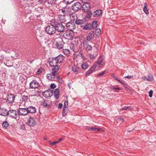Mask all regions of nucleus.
Wrapping results in <instances>:
<instances>
[{"label":"nucleus","mask_w":156,"mask_h":156,"mask_svg":"<svg viewBox=\"0 0 156 156\" xmlns=\"http://www.w3.org/2000/svg\"><path fill=\"white\" fill-rule=\"evenodd\" d=\"M18 112L16 110H10L8 112V115L10 117H14L18 114Z\"/></svg>","instance_id":"nucleus-14"},{"label":"nucleus","mask_w":156,"mask_h":156,"mask_svg":"<svg viewBox=\"0 0 156 156\" xmlns=\"http://www.w3.org/2000/svg\"><path fill=\"white\" fill-rule=\"evenodd\" d=\"M94 31H91L88 34L87 37V41H89L92 40L94 37Z\"/></svg>","instance_id":"nucleus-15"},{"label":"nucleus","mask_w":156,"mask_h":156,"mask_svg":"<svg viewBox=\"0 0 156 156\" xmlns=\"http://www.w3.org/2000/svg\"><path fill=\"white\" fill-rule=\"evenodd\" d=\"M53 66L54 67V68L52 69V73L55 74V73L58 71L59 69V66L58 65L57 66Z\"/></svg>","instance_id":"nucleus-24"},{"label":"nucleus","mask_w":156,"mask_h":156,"mask_svg":"<svg viewBox=\"0 0 156 156\" xmlns=\"http://www.w3.org/2000/svg\"><path fill=\"white\" fill-rule=\"evenodd\" d=\"M133 76H127L125 77V78L127 79H131L133 78Z\"/></svg>","instance_id":"nucleus-58"},{"label":"nucleus","mask_w":156,"mask_h":156,"mask_svg":"<svg viewBox=\"0 0 156 156\" xmlns=\"http://www.w3.org/2000/svg\"><path fill=\"white\" fill-rule=\"evenodd\" d=\"M87 14H88V16L89 17H90L91 16V15L92 14L91 11L90 10H88L87 11Z\"/></svg>","instance_id":"nucleus-50"},{"label":"nucleus","mask_w":156,"mask_h":156,"mask_svg":"<svg viewBox=\"0 0 156 156\" xmlns=\"http://www.w3.org/2000/svg\"><path fill=\"white\" fill-rule=\"evenodd\" d=\"M97 22L96 21H94L92 23L91 25V28H97Z\"/></svg>","instance_id":"nucleus-29"},{"label":"nucleus","mask_w":156,"mask_h":156,"mask_svg":"<svg viewBox=\"0 0 156 156\" xmlns=\"http://www.w3.org/2000/svg\"><path fill=\"white\" fill-rule=\"evenodd\" d=\"M113 77L115 80H116L117 81V80H119L117 79V78L116 77L115 75H113L112 76Z\"/></svg>","instance_id":"nucleus-60"},{"label":"nucleus","mask_w":156,"mask_h":156,"mask_svg":"<svg viewBox=\"0 0 156 156\" xmlns=\"http://www.w3.org/2000/svg\"><path fill=\"white\" fill-rule=\"evenodd\" d=\"M85 22L84 20L77 19L75 21V23L78 25H81L84 23Z\"/></svg>","instance_id":"nucleus-26"},{"label":"nucleus","mask_w":156,"mask_h":156,"mask_svg":"<svg viewBox=\"0 0 156 156\" xmlns=\"http://www.w3.org/2000/svg\"><path fill=\"white\" fill-rule=\"evenodd\" d=\"M65 24H63L62 23H57L55 24V27L56 29V31L57 30L59 32H63L64 31L65 27Z\"/></svg>","instance_id":"nucleus-3"},{"label":"nucleus","mask_w":156,"mask_h":156,"mask_svg":"<svg viewBox=\"0 0 156 156\" xmlns=\"http://www.w3.org/2000/svg\"><path fill=\"white\" fill-rule=\"evenodd\" d=\"M133 109L130 106H124L123 107L122 109H120V111L122 110H131Z\"/></svg>","instance_id":"nucleus-32"},{"label":"nucleus","mask_w":156,"mask_h":156,"mask_svg":"<svg viewBox=\"0 0 156 156\" xmlns=\"http://www.w3.org/2000/svg\"><path fill=\"white\" fill-rule=\"evenodd\" d=\"M28 113L29 112L31 113H34L36 112V109L35 107L30 106L27 108Z\"/></svg>","instance_id":"nucleus-20"},{"label":"nucleus","mask_w":156,"mask_h":156,"mask_svg":"<svg viewBox=\"0 0 156 156\" xmlns=\"http://www.w3.org/2000/svg\"><path fill=\"white\" fill-rule=\"evenodd\" d=\"M59 89L58 88L55 89L54 92V96L55 98L57 99L59 98Z\"/></svg>","instance_id":"nucleus-23"},{"label":"nucleus","mask_w":156,"mask_h":156,"mask_svg":"<svg viewBox=\"0 0 156 156\" xmlns=\"http://www.w3.org/2000/svg\"><path fill=\"white\" fill-rule=\"evenodd\" d=\"M63 140V138H60L57 141V143H59L60 142V141Z\"/></svg>","instance_id":"nucleus-62"},{"label":"nucleus","mask_w":156,"mask_h":156,"mask_svg":"<svg viewBox=\"0 0 156 156\" xmlns=\"http://www.w3.org/2000/svg\"><path fill=\"white\" fill-rule=\"evenodd\" d=\"M63 140V138H60L57 141V143H59L60 142V141Z\"/></svg>","instance_id":"nucleus-61"},{"label":"nucleus","mask_w":156,"mask_h":156,"mask_svg":"<svg viewBox=\"0 0 156 156\" xmlns=\"http://www.w3.org/2000/svg\"><path fill=\"white\" fill-rule=\"evenodd\" d=\"M68 85L70 89L71 88V84L70 83H68Z\"/></svg>","instance_id":"nucleus-64"},{"label":"nucleus","mask_w":156,"mask_h":156,"mask_svg":"<svg viewBox=\"0 0 156 156\" xmlns=\"http://www.w3.org/2000/svg\"><path fill=\"white\" fill-rule=\"evenodd\" d=\"M81 68L83 69L87 68L88 67V64L86 63H84L81 66Z\"/></svg>","instance_id":"nucleus-35"},{"label":"nucleus","mask_w":156,"mask_h":156,"mask_svg":"<svg viewBox=\"0 0 156 156\" xmlns=\"http://www.w3.org/2000/svg\"><path fill=\"white\" fill-rule=\"evenodd\" d=\"M65 25L68 30L71 31H72L76 27V25L74 22H68L66 24H65Z\"/></svg>","instance_id":"nucleus-7"},{"label":"nucleus","mask_w":156,"mask_h":156,"mask_svg":"<svg viewBox=\"0 0 156 156\" xmlns=\"http://www.w3.org/2000/svg\"><path fill=\"white\" fill-rule=\"evenodd\" d=\"M96 33L97 35H99L101 33V29L100 28L97 29L96 30Z\"/></svg>","instance_id":"nucleus-46"},{"label":"nucleus","mask_w":156,"mask_h":156,"mask_svg":"<svg viewBox=\"0 0 156 156\" xmlns=\"http://www.w3.org/2000/svg\"><path fill=\"white\" fill-rule=\"evenodd\" d=\"M46 32L50 35H53L55 33L56 29L55 26L50 25L47 27L45 29Z\"/></svg>","instance_id":"nucleus-2"},{"label":"nucleus","mask_w":156,"mask_h":156,"mask_svg":"<svg viewBox=\"0 0 156 156\" xmlns=\"http://www.w3.org/2000/svg\"><path fill=\"white\" fill-rule=\"evenodd\" d=\"M90 7V4L88 2L85 3L82 5V9L84 12H86L89 10Z\"/></svg>","instance_id":"nucleus-13"},{"label":"nucleus","mask_w":156,"mask_h":156,"mask_svg":"<svg viewBox=\"0 0 156 156\" xmlns=\"http://www.w3.org/2000/svg\"><path fill=\"white\" fill-rule=\"evenodd\" d=\"M103 59L100 57L98 60L97 62V64L98 65H103Z\"/></svg>","instance_id":"nucleus-33"},{"label":"nucleus","mask_w":156,"mask_h":156,"mask_svg":"<svg viewBox=\"0 0 156 156\" xmlns=\"http://www.w3.org/2000/svg\"><path fill=\"white\" fill-rule=\"evenodd\" d=\"M50 87L52 89H54L55 88L56 85L54 83H52L51 84Z\"/></svg>","instance_id":"nucleus-52"},{"label":"nucleus","mask_w":156,"mask_h":156,"mask_svg":"<svg viewBox=\"0 0 156 156\" xmlns=\"http://www.w3.org/2000/svg\"><path fill=\"white\" fill-rule=\"evenodd\" d=\"M153 91L152 90H151L149 92V96L150 98H151L152 96V94Z\"/></svg>","instance_id":"nucleus-53"},{"label":"nucleus","mask_w":156,"mask_h":156,"mask_svg":"<svg viewBox=\"0 0 156 156\" xmlns=\"http://www.w3.org/2000/svg\"><path fill=\"white\" fill-rule=\"evenodd\" d=\"M68 106V101H66L64 103V109L63 110V112L65 110V108H66Z\"/></svg>","instance_id":"nucleus-39"},{"label":"nucleus","mask_w":156,"mask_h":156,"mask_svg":"<svg viewBox=\"0 0 156 156\" xmlns=\"http://www.w3.org/2000/svg\"><path fill=\"white\" fill-rule=\"evenodd\" d=\"M147 3H144V8L143 9V10L146 14L149 13L148 10L147 8Z\"/></svg>","instance_id":"nucleus-27"},{"label":"nucleus","mask_w":156,"mask_h":156,"mask_svg":"<svg viewBox=\"0 0 156 156\" xmlns=\"http://www.w3.org/2000/svg\"><path fill=\"white\" fill-rule=\"evenodd\" d=\"M82 2H83V3H86V2H87L89 1V0H80Z\"/></svg>","instance_id":"nucleus-59"},{"label":"nucleus","mask_w":156,"mask_h":156,"mask_svg":"<svg viewBox=\"0 0 156 156\" xmlns=\"http://www.w3.org/2000/svg\"><path fill=\"white\" fill-rule=\"evenodd\" d=\"M91 130L93 131H95L96 130H97L98 131H101L102 132H104V130L102 129H101L99 128H97L94 127H91Z\"/></svg>","instance_id":"nucleus-30"},{"label":"nucleus","mask_w":156,"mask_h":156,"mask_svg":"<svg viewBox=\"0 0 156 156\" xmlns=\"http://www.w3.org/2000/svg\"><path fill=\"white\" fill-rule=\"evenodd\" d=\"M68 32H66V34L65 37L66 38H71V35H70V34L69 33L68 34Z\"/></svg>","instance_id":"nucleus-45"},{"label":"nucleus","mask_w":156,"mask_h":156,"mask_svg":"<svg viewBox=\"0 0 156 156\" xmlns=\"http://www.w3.org/2000/svg\"><path fill=\"white\" fill-rule=\"evenodd\" d=\"M147 79V81H152L154 80V77L151 74H149L148 75Z\"/></svg>","instance_id":"nucleus-34"},{"label":"nucleus","mask_w":156,"mask_h":156,"mask_svg":"<svg viewBox=\"0 0 156 156\" xmlns=\"http://www.w3.org/2000/svg\"><path fill=\"white\" fill-rule=\"evenodd\" d=\"M26 123L28 126H33L36 125V122L34 118H26Z\"/></svg>","instance_id":"nucleus-4"},{"label":"nucleus","mask_w":156,"mask_h":156,"mask_svg":"<svg viewBox=\"0 0 156 156\" xmlns=\"http://www.w3.org/2000/svg\"><path fill=\"white\" fill-rule=\"evenodd\" d=\"M64 57L62 55H60L55 58L50 59L49 62L51 66H55L62 63L64 59Z\"/></svg>","instance_id":"nucleus-1"},{"label":"nucleus","mask_w":156,"mask_h":156,"mask_svg":"<svg viewBox=\"0 0 156 156\" xmlns=\"http://www.w3.org/2000/svg\"><path fill=\"white\" fill-rule=\"evenodd\" d=\"M58 143H57V141H55L53 142H50V144L52 146H53L55 144H57Z\"/></svg>","instance_id":"nucleus-54"},{"label":"nucleus","mask_w":156,"mask_h":156,"mask_svg":"<svg viewBox=\"0 0 156 156\" xmlns=\"http://www.w3.org/2000/svg\"><path fill=\"white\" fill-rule=\"evenodd\" d=\"M70 18L71 20L74 21L77 19V16L75 12L72 13L70 15Z\"/></svg>","instance_id":"nucleus-22"},{"label":"nucleus","mask_w":156,"mask_h":156,"mask_svg":"<svg viewBox=\"0 0 156 156\" xmlns=\"http://www.w3.org/2000/svg\"><path fill=\"white\" fill-rule=\"evenodd\" d=\"M79 69V68L75 65L72 66V70L75 73H78Z\"/></svg>","instance_id":"nucleus-25"},{"label":"nucleus","mask_w":156,"mask_h":156,"mask_svg":"<svg viewBox=\"0 0 156 156\" xmlns=\"http://www.w3.org/2000/svg\"><path fill=\"white\" fill-rule=\"evenodd\" d=\"M22 100L23 101V102L24 103H25V101L27 100L28 99V97L27 96H22Z\"/></svg>","instance_id":"nucleus-38"},{"label":"nucleus","mask_w":156,"mask_h":156,"mask_svg":"<svg viewBox=\"0 0 156 156\" xmlns=\"http://www.w3.org/2000/svg\"><path fill=\"white\" fill-rule=\"evenodd\" d=\"M96 65H93L91 67L86 73V76H87L89 74L92 73L94 71L96 68Z\"/></svg>","instance_id":"nucleus-16"},{"label":"nucleus","mask_w":156,"mask_h":156,"mask_svg":"<svg viewBox=\"0 0 156 156\" xmlns=\"http://www.w3.org/2000/svg\"><path fill=\"white\" fill-rule=\"evenodd\" d=\"M89 57L91 59H93L95 58L94 56L93 55L91 54L89 55Z\"/></svg>","instance_id":"nucleus-48"},{"label":"nucleus","mask_w":156,"mask_h":156,"mask_svg":"<svg viewBox=\"0 0 156 156\" xmlns=\"http://www.w3.org/2000/svg\"><path fill=\"white\" fill-rule=\"evenodd\" d=\"M20 128L23 130H26V129L24 124H22L20 125Z\"/></svg>","instance_id":"nucleus-41"},{"label":"nucleus","mask_w":156,"mask_h":156,"mask_svg":"<svg viewBox=\"0 0 156 156\" xmlns=\"http://www.w3.org/2000/svg\"><path fill=\"white\" fill-rule=\"evenodd\" d=\"M91 127L90 126H86L85 127V129L87 130H91Z\"/></svg>","instance_id":"nucleus-57"},{"label":"nucleus","mask_w":156,"mask_h":156,"mask_svg":"<svg viewBox=\"0 0 156 156\" xmlns=\"http://www.w3.org/2000/svg\"><path fill=\"white\" fill-rule=\"evenodd\" d=\"M83 29L85 30H91L92 28H91V25L90 24H87L85 25L83 27Z\"/></svg>","instance_id":"nucleus-28"},{"label":"nucleus","mask_w":156,"mask_h":156,"mask_svg":"<svg viewBox=\"0 0 156 156\" xmlns=\"http://www.w3.org/2000/svg\"><path fill=\"white\" fill-rule=\"evenodd\" d=\"M57 77L58 82L60 83H62V79L58 76H57Z\"/></svg>","instance_id":"nucleus-49"},{"label":"nucleus","mask_w":156,"mask_h":156,"mask_svg":"<svg viewBox=\"0 0 156 156\" xmlns=\"http://www.w3.org/2000/svg\"><path fill=\"white\" fill-rule=\"evenodd\" d=\"M9 124L8 122L6 121H5L4 122L2 123V126L3 127L5 128L6 129L9 126Z\"/></svg>","instance_id":"nucleus-31"},{"label":"nucleus","mask_w":156,"mask_h":156,"mask_svg":"<svg viewBox=\"0 0 156 156\" xmlns=\"http://www.w3.org/2000/svg\"><path fill=\"white\" fill-rule=\"evenodd\" d=\"M63 105L61 103H60L58 104V108L59 109L61 108L62 107Z\"/></svg>","instance_id":"nucleus-55"},{"label":"nucleus","mask_w":156,"mask_h":156,"mask_svg":"<svg viewBox=\"0 0 156 156\" xmlns=\"http://www.w3.org/2000/svg\"><path fill=\"white\" fill-rule=\"evenodd\" d=\"M30 85L31 88L35 89L38 88L39 86V84L37 81L33 80L30 83Z\"/></svg>","instance_id":"nucleus-11"},{"label":"nucleus","mask_w":156,"mask_h":156,"mask_svg":"<svg viewBox=\"0 0 156 156\" xmlns=\"http://www.w3.org/2000/svg\"><path fill=\"white\" fill-rule=\"evenodd\" d=\"M8 112L6 109L0 108V115L3 116H7L8 115Z\"/></svg>","instance_id":"nucleus-18"},{"label":"nucleus","mask_w":156,"mask_h":156,"mask_svg":"<svg viewBox=\"0 0 156 156\" xmlns=\"http://www.w3.org/2000/svg\"><path fill=\"white\" fill-rule=\"evenodd\" d=\"M63 52L67 55L69 53V51L68 49L64 50Z\"/></svg>","instance_id":"nucleus-51"},{"label":"nucleus","mask_w":156,"mask_h":156,"mask_svg":"<svg viewBox=\"0 0 156 156\" xmlns=\"http://www.w3.org/2000/svg\"><path fill=\"white\" fill-rule=\"evenodd\" d=\"M43 96L46 98H50L53 95L52 91L50 89L45 91L43 93Z\"/></svg>","instance_id":"nucleus-9"},{"label":"nucleus","mask_w":156,"mask_h":156,"mask_svg":"<svg viewBox=\"0 0 156 156\" xmlns=\"http://www.w3.org/2000/svg\"><path fill=\"white\" fill-rule=\"evenodd\" d=\"M111 88L112 90H120L121 88L119 87H115L114 86H112Z\"/></svg>","instance_id":"nucleus-44"},{"label":"nucleus","mask_w":156,"mask_h":156,"mask_svg":"<svg viewBox=\"0 0 156 156\" xmlns=\"http://www.w3.org/2000/svg\"><path fill=\"white\" fill-rule=\"evenodd\" d=\"M72 8L73 11H77L82 8V5L80 2H76L73 5Z\"/></svg>","instance_id":"nucleus-8"},{"label":"nucleus","mask_w":156,"mask_h":156,"mask_svg":"<svg viewBox=\"0 0 156 156\" xmlns=\"http://www.w3.org/2000/svg\"><path fill=\"white\" fill-rule=\"evenodd\" d=\"M117 81L119 82L120 83H121L122 84H124V83L121 81L120 80H119V79L117 80Z\"/></svg>","instance_id":"nucleus-63"},{"label":"nucleus","mask_w":156,"mask_h":156,"mask_svg":"<svg viewBox=\"0 0 156 156\" xmlns=\"http://www.w3.org/2000/svg\"><path fill=\"white\" fill-rule=\"evenodd\" d=\"M83 46L87 51H91L92 47L89 44V42L87 40H84L83 42Z\"/></svg>","instance_id":"nucleus-5"},{"label":"nucleus","mask_w":156,"mask_h":156,"mask_svg":"<svg viewBox=\"0 0 156 156\" xmlns=\"http://www.w3.org/2000/svg\"><path fill=\"white\" fill-rule=\"evenodd\" d=\"M57 41L55 44V45L57 48L58 49H61L63 48L64 42L62 39L61 38H57Z\"/></svg>","instance_id":"nucleus-6"},{"label":"nucleus","mask_w":156,"mask_h":156,"mask_svg":"<svg viewBox=\"0 0 156 156\" xmlns=\"http://www.w3.org/2000/svg\"><path fill=\"white\" fill-rule=\"evenodd\" d=\"M47 3L51 5H53L55 3V2L54 0H48L47 1Z\"/></svg>","instance_id":"nucleus-37"},{"label":"nucleus","mask_w":156,"mask_h":156,"mask_svg":"<svg viewBox=\"0 0 156 156\" xmlns=\"http://www.w3.org/2000/svg\"><path fill=\"white\" fill-rule=\"evenodd\" d=\"M69 8V7H68L67 6H66L64 9H62V11L63 12H66L68 11V10H66V9H68Z\"/></svg>","instance_id":"nucleus-47"},{"label":"nucleus","mask_w":156,"mask_h":156,"mask_svg":"<svg viewBox=\"0 0 156 156\" xmlns=\"http://www.w3.org/2000/svg\"><path fill=\"white\" fill-rule=\"evenodd\" d=\"M58 20L60 21L61 23H64L66 22V17L64 16L58 15Z\"/></svg>","instance_id":"nucleus-21"},{"label":"nucleus","mask_w":156,"mask_h":156,"mask_svg":"<svg viewBox=\"0 0 156 156\" xmlns=\"http://www.w3.org/2000/svg\"><path fill=\"white\" fill-rule=\"evenodd\" d=\"M115 121V122L119 123H120L124 121V119H123L122 118H117V119Z\"/></svg>","instance_id":"nucleus-36"},{"label":"nucleus","mask_w":156,"mask_h":156,"mask_svg":"<svg viewBox=\"0 0 156 156\" xmlns=\"http://www.w3.org/2000/svg\"><path fill=\"white\" fill-rule=\"evenodd\" d=\"M106 72V71H103L102 72H101L100 74H98L97 75V76H98L101 77V76H102L103 75H104L105 73Z\"/></svg>","instance_id":"nucleus-43"},{"label":"nucleus","mask_w":156,"mask_h":156,"mask_svg":"<svg viewBox=\"0 0 156 156\" xmlns=\"http://www.w3.org/2000/svg\"><path fill=\"white\" fill-rule=\"evenodd\" d=\"M64 2L67 4H69L72 3L74 0H64Z\"/></svg>","instance_id":"nucleus-40"},{"label":"nucleus","mask_w":156,"mask_h":156,"mask_svg":"<svg viewBox=\"0 0 156 156\" xmlns=\"http://www.w3.org/2000/svg\"><path fill=\"white\" fill-rule=\"evenodd\" d=\"M141 79L144 80H147V77L146 76H142Z\"/></svg>","instance_id":"nucleus-56"},{"label":"nucleus","mask_w":156,"mask_h":156,"mask_svg":"<svg viewBox=\"0 0 156 156\" xmlns=\"http://www.w3.org/2000/svg\"><path fill=\"white\" fill-rule=\"evenodd\" d=\"M15 97L13 94H11L8 95L7 97V100L6 101L7 104H11L12 103L15 99Z\"/></svg>","instance_id":"nucleus-12"},{"label":"nucleus","mask_w":156,"mask_h":156,"mask_svg":"<svg viewBox=\"0 0 156 156\" xmlns=\"http://www.w3.org/2000/svg\"><path fill=\"white\" fill-rule=\"evenodd\" d=\"M102 13V11L100 9L94 11L92 13V15L94 17L98 16L101 15Z\"/></svg>","instance_id":"nucleus-17"},{"label":"nucleus","mask_w":156,"mask_h":156,"mask_svg":"<svg viewBox=\"0 0 156 156\" xmlns=\"http://www.w3.org/2000/svg\"><path fill=\"white\" fill-rule=\"evenodd\" d=\"M18 114L21 116H25L28 114L27 109L24 108H19L18 110Z\"/></svg>","instance_id":"nucleus-10"},{"label":"nucleus","mask_w":156,"mask_h":156,"mask_svg":"<svg viewBox=\"0 0 156 156\" xmlns=\"http://www.w3.org/2000/svg\"><path fill=\"white\" fill-rule=\"evenodd\" d=\"M42 105L45 107H48V106H49V105H48L46 101H44L42 102Z\"/></svg>","instance_id":"nucleus-42"},{"label":"nucleus","mask_w":156,"mask_h":156,"mask_svg":"<svg viewBox=\"0 0 156 156\" xmlns=\"http://www.w3.org/2000/svg\"><path fill=\"white\" fill-rule=\"evenodd\" d=\"M55 74L53 73H51L47 74V78L51 80H53L55 78Z\"/></svg>","instance_id":"nucleus-19"}]
</instances>
